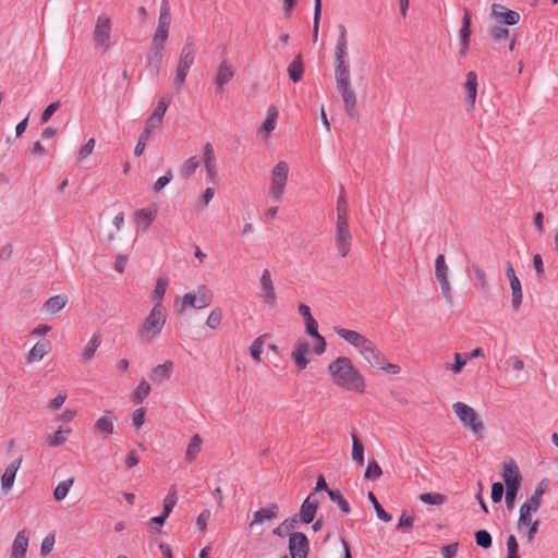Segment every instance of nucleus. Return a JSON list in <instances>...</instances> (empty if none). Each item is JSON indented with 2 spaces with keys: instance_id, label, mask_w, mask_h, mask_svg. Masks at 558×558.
Instances as JSON below:
<instances>
[{
  "instance_id": "obj_1",
  "label": "nucleus",
  "mask_w": 558,
  "mask_h": 558,
  "mask_svg": "<svg viewBox=\"0 0 558 558\" xmlns=\"http://www.w3.org/2000/svg\"><path fill=\"white\" fill-rule=\"evenodd\" d=\"M327 369L337 387L355 393L365 391V378L349 357L338 356L329 363Z\"/></svg>"
},
{
  "instance_id": "obj_2",
  "label": "nucleus",
  "mask_w": 558,
  "mask_h": 558,
  "mask_svg": "<svg viewBox=\"0 0 558 558\" xmlns=\"http://www.w3.org/2000/svg\"><path fill=\"white\" fill-rule=\"evenodd\" d=\"M167 317L166 307L162 304H154L137 328V338L144 343L158 339L166 326Z\"/></svg>"
},
{
  "instance_id": "obj_3",
  "label": "nucleus",
  "mask_w": 558,
  "mask_h": 558,
  "mask_svg": "<svg viewBox=\"0 0 558 558\" xmlns=\"http://www.w3.org/2000/svg\"><path fill=\"white\" fill-rule=\"evenodd\" d=\"M452 410L460 424L472 433L476 439H481L485 432V425L478 413L469 404L458 401L452 404Z\"/></svg>"
},
{
  "instance_id": "obj_4",
  "label": "nucleus",
  "mask_w": 558,
  "mask_h": 558,
  "mask_svg": "<svg viewBox=\"0 0 558 558\" xmlns=\"http://www.w3.org/2000/svg\"><path fill=\"white\" fill-rule=\"evenodd\" d=\"M195 45L192 40L187 39L179 53L175 66L173 85L177 90H180L184 85L189 71L195 62Z\"/></svg>"
},
{
  "instance_id": "obj_5",
  "label": "nucleus",
  "mask_w": 558,
  "mask_h": 558,
  "mask_svg": "<svg viewBox=\"0 0 558 558\" xmlns=\"http://www.w3.org/2000/svg\"><path fill=\"white\" fill-rule=\"evenodd\" d=\"M339 35L335 46V76L350 75L348 33L343 24L338 25Z\"/></svg>"
},
{
  "instance_id": "obj_6",
  "label": "nucleus",
  "mask_w": 558,
  "mask_h": 558,
  "mask_svg": "<svg viewBox=\"0 0 558 558\" xmlns=\"http://www.w3.org/2000/svg\"><path fill=\"white\" fill-rule=\"evenodd\" d=\"M289 166L286 161H278L269 172V196L276 201L280 202L288 183L289 177Z\"/></svg>"
},
{
  "instance_id": "obj_7",
  "label": "nucleus",
  "mask_w": 558,
  "mask_h": 558,
  "mask_svg": "<svg viewBox=\"0 0 558 558\" xmlns=\"http://www.w3.org/2000/svg\"><path fill=\"white\" fill-rule=\"evenodd\" d=\"M213 302V293L209 289L201 284L197 287L196 292H190L178 299L175 304L180 311L183 312L189 307L202 310L208 307Z\"/></svg>"
},
{
  "instance_id": "obj_8",
  "label": "nucleus",
  "mask_w": 558,
  "mask_h": 558,
  "mask_svg": "<svg viewBox=\"0 0 558 558\" xmlns=\"http://www.w3.org/2000/svg\"><path fill=\"white\" fill-rule=\"evenodd\" d=\"M111 35H112V21L111 19L101 13L97 16L95 27L93 31V40L95 47L106 52L111 47Z\"/></svg>"
},
{
  "instance_id": "obj_9",
  "label": "nucleus",
  "mask_w": 558,
  "mask_h": 558,
  "mask_svg": "<svg viewBox=\"0 0 558 558\" xmlns=\"http://www.w3.org/2000/svg\"><path fill=\"white\" fill-rule=\"evenodd\" d=\"M335 80L337 90L340 94L344 105L345 113L350 118H356V96L351 86L350 75L335 76Z\"/></svg>"
},
{
  "instance_id": "obj_10",
  "label": "nucleus",
  "mask_w": 558,
  "mask_h": 558,
  "mask_svg": "<svg viewBox=\"0 0 558 558\" xmlns=\"http://www.w3.org/2000/svg\"><path fill=\"white\" fill-rule=\"evenodd\" d=\"M259 296L263 303L268 307H275L277 305V292L269 269L265 268L258 280Z\"/></svg>"
},
{
  "instance_id": "obj_11",
  "label": "nucleus",
  "mask_w": 558,
  "mask_h": 558,
  "mask_svg": "<svg viewBox=\"0 0 558 558\" xmlns=\"http://www.w3.org/2000/svg\"><path fill=\"white\" fill-rule=\"evenodd\" d=\"M352 240L349 221H336L335 245L339 256L347 257L349 255L352 247Z\"/></svg>"
},
{
  "instance_id": "obj_12",
  "label": "nucleus",
  "mask_w": 558,
  "mask_h": 558,
  "mask_svg": "<svg viewBox=\"0 0 558 558\" xmlns=\"http://www.w3.org/2000/svg\"><path fill=\"white\" fill-rule=\"evenodd\" d=\"M448 272H449V268L446 264L445 255L439 254L435 260V277H436L437 281L439 282L442 295L448 301H451L452 294H451V286H450V282L448 279Z\"/></svg>"
},
{
  "instance_id": "obj_13",
  "label": "nucleus",
  "mask_w": 558,
  "mask_h": 558,
  "mask_svg": "<svg viewBox=\"0 0 558 558\" xmlns=\"http://www.w3.org/2000/svg\"><path fill=\"white\" fill-rule=\"evenodd\" d=\"M308 550V539L304 533H289V553L291 558H307Z\"/></svg>"
},
{
  "instance_id": "obj_14",
  "label": "nucleus",
  "mask_w": 558,
  "mask_h": 558,
  "mask_svg": "<svg viewBox=\"0 0 558 558\" xmlns=\"http://www.w3.org/2000/svg\"><path fill=\"white\" fill-rule=\"evenodd\" d=\"M538 520H533L531 513L523 511L522 509L519 510L517 529L520 533H524L527 543L533 542L535 535L538 532Z\"/></svg>"
},
{
  "instance_id": "obj_15",
  "label": "nucleus",
  "mask_w": 558,
  "mask_h": 558,
  "mask_svg": "<svg viewBox=\"0 0 558 558\" xmlns=\"http://www.w3.org/2000/svg\"><path fill=\"white\" fill-rule=\"evenodd\" d=\"M116 417L106 411L104 415L97 418L93 425V433L104 439H109L114 432Z\"/></svg>"
},
{
  "instance_id": "obj_16",
  "label": "nucleus",
  "mask_w": 558,
  "mask_h": 558,
  "mask_svg": "<svg viewBox=\"0 0 558 558\" xmlns=\"http://www.w3.org/2000/svg\"><path fill=\"white\" fill-rule=\"evenodd\" d=\"M29 547V533L26 529L20 530L10 548V558H26Z\"/></svg>"
},
{
  "instance_id": "obj_17",
  "label": "nucleus",
  "mask_w": 558,
  "mask_h": 558,
  "mask_svg": "<svg viewBox=\"0 0 558 558\" xmlns=\"http://www.w3.org/2000/svg\"><path fill=\"white\" fill-rule=\"evenodd\" d=\"M490 15L498 22H502L507 25H515L520 22V14L517 11L507 9L505 5L499 3H493L490 8Z\"/></svg>"
},
{
  "instance_id": "obj_18",
  "label": "nucleus",
  "mask_w": 558,
  "mask_h": 558,
  "mask_svg": "<svg viewBox=\"0 0 558 558\" xmlns=\"http://www.w3.org/2000/svg\"><path fill=\"white\" fill-rule=\"evenodd\" d=\"M169 31L162 28H156L155 34L153 36V52L154 56L148 59L149 64H155L156 68L159 66L161 61V53L165 47V44L168 39Z\"/></svg>"
},
{
  "instance_id": "obj_19",
  "label": "nucleus",
  "mask_w": 558,
  "mask_h": 558,
  "mask_svg": "<svg viewBox=\"0 0 558 558\" xmlns=\"http://www.w3.org/2000/svg\"><path fill=\"white\" fill-rule=\"evenodd\" d=\"M357 351L371 366L375 367L381 364L384 354L368 338L364 340Z\"/></svg>"
},
{
  "instance_id": "obj_20",
  "label": "nucleus",
  "mask_w": 558,
  "mask_h": 558,
  "mask_svg": "<svg viewBox=\"0 0 558 558\" xmlns=\"http://www.w3.org/2000/svg\"><path fill=\"white\" fill-rule=\"evenodd\" d=\"M502 480L506 486L520 487L521 486V474L517 463L510 459L502 463Z\"/></svg>"
},
{
  "instance_id": "obj_21",
  "label": "nucleus",
  "mask_w": 558,
  "mask_h": 558,
  "mask_svg": "<svg viewBox=\"0 0 558 558\" xmlns=\"http://www.w3.org/2000/svg\"><path fill=\"white\" fill-rule=\"evenodd\" d=\"M279 514V507L272 502L265 508H262L253 513L250 522V529H254L256 525L262 524L264 521L274 520Z\"/></svg>"
},
{
  "instance_id": "obj_22",
  "label": "nucleus",
  "mask_w": 558,
  "mask_h": 558,
  "mask_svg": "<svg viewBox=\"0 0 558 558\" xmlns=\"http://www.w3.org/2000/svg\"><path fill=\"white\" fill-rule=\"evenodd\" d=\"M310 352V343L305 339H299L291 353V356L299 369H305L310 363L306 354Z\"/></svg>"
},
{
  "instance_id": "obj_23",
  "label": "nucleus",
  "mask_w": 558,
  "mask_h": 558,
  "mask_svg": "<svg viewBox=\"0 0 558 558\" xmlns=\"http://www.w3.org/2000/svg\"><path fill=\"white\" fill-rule=\"evenodd\" d=\"M318 508V501L314 496L311 494L308 495L303 504L301 505L300 511H299V518L300 521L308 524L314 520L315 513Z\"/></svg>"
},
{
  "instance_id": "obj_24",
  "label": "nucleus",
  "mask_w": 558,
  "mask_h": 558,
  "mask_svg": "<svg viewBox=\"0 0 558 558\" xmlns=\"http://www.w3.org/2000/svg\"><path fill=\"white\" fill-rule=\"evenodd\" d=\"M305 330L307 335H310L316 342L314 348V352L317 355H322L326 350V341L325 338L318 332V324L315 318H311L305 322Z\"/></svg>"
},
{
  "instance_id": "obj_25",
  "label": "nucleus",
  "mask_w": 558,
  "mask_h": 558,
  "mask_svg": "<svg viewBox=\"0 0 558 558\" xmlns=\"http://www.w3.org/2000/svg\"><path fill=\"white\" fill-rule=\"evenodd\" d=\"M477 85H478V83H477L476 73L474 71L468 72L466 80L464 83V89L466 93L465 100H466V105H468L469 109L474 108L476 97H477Z\"/></svg>"
},
{
  "instance_id": "obj_26",
  "label": "nucleus",
  "mask_w": 558,
  "mask_h": 558,
  "mask_svg": "<svg viewBox=\"0 0 558 558\" xmlns=\"http://www.w3.org/2000/svg\"><path fill=\"white\" fill-rule=\"evenodd\" d=\"M21 464L22 457L17 458L5 468L4 473L2 474L1 477V488L3 492H9L12 488L16 476V472L19 471Z\"/></svg>"
},
{
  "instance_id": "obj_27",
  "label": "nucleus",
  "mask_w": 558,
  "mask_h": 558,
  "mask_svg": "<svg viewBox=\"0 0 558 558\" xmlns=\"http://www.w3.org/2000/svg\"><path fill=\"white\" fill-rule=\"evenodd\" d=\"M333 330L341 339L347 341L356 350H359L361 344H363L364 340L366 339V337L360 333L359 331L347 329L343 327L336 326L333 327Z\"/></svg>"
},
{
  "instance_id": "obj_28",
  "label": "nucleus",
  "mask_w": 558,
  "mask_h": 558,
  "mask_svg": "<svg viewBox=\"0 0 558 558\" xmlns=\"http://www.w3.org/2000/svg\"><path fill=\"white\" fill-rule=\"evenodd\" d=\"M158 209L157 207H146L138 209L134 214V221L137 227L142 228L143 230H146L150 223L155 220L157 217Z\"/></svg>"
},
{
  "instance_id": "obj_29",
  "label": "nucleus",
  "mask_w": 558,
  "mask_h": 558,
  "mask_svg": "<svg viewBox=\"0 0 558 558\" xmlns=\"http://www.w3.org/2000/svg\"><path fill=\"white\" fill-rule=\"evenodd\" d=\"M203 162L205 165V169L207 175L210 180H215L216 178V156L214 151V147L210 143H206L203 146Z\"/></svg>"
},
{
  "instance_id": "obj_30",
  "label": "nucleus",
  "mask_w": 558,
  "mask_h": 558,
  "mask_svg": "<svg viewBox=\"0 0 558 558\" xmlns=\"http://www.w3.org/2000/svg\"><path fill=\"white\" fill-rule=\"evenodd\" d=\"M173 371V362L165 361L162 364L155 366L150 372V378L154 383H163L171 377Z\"/></svg>"
},
{
  "instance_id": "obj_31",
  "label": "nucleus",
  "mask_w": 558,
  "mask_h": 558,
  "mask_svg": "<svg viewBox=\"0 0 558 558\" xmlns=\"http://www.w3.org/2000/svg\"><path fill=\"white\" fill-rule=\"evenodd\" d=\"M203 448V438L199 434H194L186 446L184 452V459L187 463H192L196 460L197 456L202 451Z\"/></svg>"
},
{
  "instance_id": "obj_32",
  "label": "nucleus",
  "mask_w": 558,
  "mask_h": 558,
  "mask_svg": "<svg viewBox=\"0 0 558 558\" xmlns=\"http://www.w3.org/2000/svg\"><path fill=\"white\" fill-rule=\"evenodd\" d=\"M234 76L232 64L228 60H222L218 66L216 75V84L220 89L228 84Z\"/></svg>"
},
{
  "instance_id": "obj_33",
  "label": "nucleus",
  "mask_w": 558,
  "mask_h": 558,
  "mask_svg": "<svg viewBox=\"0 0 558 558\" xmlns=\"http://www.w3.org/2000/svg\"><path fill=\"white\" fill-rule=\"evenodd\" d=\"M278 114V110L275 106L268 107L267 117L258 131V133L262 134L263 137H268L269 134L276 129Z\"/></svg>"
},
{
  "instance_id": "obj_34",
  "label": "nucleus",
  "mask_w": 558,
  "mask_h": 558,
  "mask_svg": "<svg viewBox=\"0 0 558 558\" xmlns=\"http://www.w3.org/2000/svg\"><path fill=\"white\" fill-rule=\"evenodd\" d=\"M471 35V15L465 12L462 19V26L460 29V44H461V54L465 56L466 50L469 48Z\"/></svg>"
},
{
  "instance_id": "obj_35",
  "label": "nucleus",
  "mask_w": 558,
  "mask_h": 558,
  "mask_svg": "<svg viewBox=\"0 0 558 558\" xmlns=\"http://www.w3.org/2000/svg\"><path fill=\"white\" fill-rule=\"evenodd\" d=\"M68 296L65 294H58L49 298L44 304V310L51 314H57L68 304Z\"/></svg>"
},
{
  "instance_id": "obj_36",
  "label": "nucleus",
  "mask_w": 558,
  "mask_h": 558,
  "mask_svg": "<svg viewBox=\"0 0 558 558\" xmlns=\"http://www.w3.org/2000/svg\"><path fill=\"white\" fill-rule=\"evenodd\" d=\"M71 432L72 429L70 427H60L53 434L48 435L45 438L46 446L54 448L64 445L66 441V435H69Z\"/></svg>"
},
{
  "instance_id": "obj_37",
  "label": "nucleus",
  "mask_w": 558,
  "mask_h": 558,
  "mask_svg": "<svg viewBox=\"0 0 558 558\" xmlns=\"http://www.w3.org/2000/svg\"><path fill=\"white\" fill-rule=\"evenodd\" d=\"M50 351L49 342H37L27 354V362L34 363L41 361Z\"/></svg>"
},
{
  "instance_id": "obj_38",
  "label": "nucleus",
  "mask_w": 558,
  "mask_h": 558,
  "mask_svg": "<svg viewBox=\"0 0 558 558\" xmlns=\"http://www.w3.org/2000/svg\"><path fill=\"white\" fill-rule=\"evenodd\" d=\"M100 343H101L100 333L99 332L93 333V336L88 340L87 344L85 345L84 350L82 351V359L85 362L90 361L95 356V353H96L97 349L99 348Z\"/></svg>"
},
{
  "instance_id": "obj_39",
  "label": "nucleus",
  "mask_w": 558,
  "mask_h": 558,
  "mask_svg": "<svg viewBox=\"0 0 558 558\" xmlns=\"http://www.w3.org/2000/svg\"><path fill=\"white\" fill-rule=\"evenodd\" d=\"M270 336L268 333H264L257 337L248 348L250 355L254 360V362L259 363L262 361L263 347L267 338Z\"/></svg>"
},
{
  "instance_id": "obj_40",
  "label": "nucleus",
  "mask_w": 558,
  "mask_h": 558,
  "mask_svg": "<svg viewBox=\"0 0 558 558\" xmlns=\"http://www.w3.org/2000/svg\"><path fill=\"white\" fill-rule=\"evenodd\" d=\"M303 72H304V65H303L302 57L299 54L289 64L288 74H289V77L294 83H298L301 81Z\"/></svg>"
},
{
  "instance_id": "obj_41",
  "label": "nucleus",
  "mask_w": 558,
  "mask_h": 558,
  "mask_svg": "<svg viewBox=\"0 0 558 558\" xmlns=\"http://www.w3.org/2000/svg\"><path fill=\"white\" fill-rule=\"evenodd\" d=\"M509 283L511 288V306L512 310L517 312L520 308L523 300L521 281L520 279L512 280Z\"/></svg>"
},
{
  "instance_id": "obj_42",
  "label": "nucleus",
  "mask_w": 558,
  "mask_h": 558,
  "mask_svg": "<svg viewBox=\"0 0 558 558\" xmlns=\"http://www.w3.org/2000/svg\"><path fill=\"white\" fill-rule=\"evenodd\" d=\"M201 166V159L197 156H192L184 161L180 168V175L183 179L190 178Z\"/></svg>"
},
{
  "instance_id": "obj_43",
  "label": "nucleus",
  "mask_w": 558,
  "mask_h": 558,
  "mask_svg": "<svg viewBox=\"0 0 558 558\" xmlns=\"http://www.w3.org/2000/svg\"><path fill=\"white\" fill-rule=\"evenodd\" d=\"M150 390L149 383L146 379H142L132 393L133 402L136 404L142 403L149 396Z\"/></svg>"
},
{
  "instance_id": "obj_44",
  "label": "nucleus",
  "mask_w": 558,
  "mask_h": 558,
  "mask_svg": "<svg viewBox=\"0 0 558 558\" xmlns=\"http://www.w3.org/2000/svg\"><path fill=\"white\" fill-rule=\"evenodd\" d=\"M168 287V279L166 277H159L156 280L155 288L151 292V299L155 304H162L161 301L165 298Z\"/></svg>"
},
{
  "instance_id": "obj_45",
  "label": "nucleus",
  "mask_w": 558,
  "mask_h": 558,
  "mask_svg": "<svg viewBox=\"0 0 558 558\" xmlns=\"http://www.w3.org/2000/svg\"><path fill=\"white\" fill-rule=\"evenodd\" d=\"M73 483V477L60 482L53 489V498L57 501H62L68 496Z\"/></svg>"
},
{
  "instance_id": "obj_46",
  "label": "nucleus",
  "mask_w": 558,
  "mask_h": 558,
  "mask_svg": "<svg viewBox=\"0 0 558 558\" xmlns=\"http://www.w3.org/2000/svg\"><path fill=\"white\" fill-rule=\"evenodd\" d=\"M170 23H171V15H170L169 2H168V0H162L157 27L169 31Z\"/></svg>"
},
{
  "instance_id": "obj_47",
  "label": "nucleus",
  "mask_w": 558,
  "mask_h": 558,
  "mask_svg": "<svg viewBox=\"0 0 558 558\" xmlns=\"http://www.w3.org/2000/svg\"><path fill=\"white\" fill-rule=\"evenodd\" d=\"M348 202L343 191L337 198V220L336 221H348Z\"/></svg>"
},
{
  "instance_id": "obj_48",
  "label": "nucleus",
  "mask_w": 558,
  "mask_h": 558,
  "mask_svg": "<svg viewBox=\"0 0 558 558\" xmlns=\"http://www.w3.org/2000/svg\"><path fill=\"white\" fill-rule=\"evenodd\" d=\"M368 499L374 507L377 518L384 522H390L392 519L391 514H389L387 511H385V509L378 502L374 493H372V492L368 493Z\"/></svg>"
},
{
  "instance_id": "obj_49",
  "label": "nucleus",
  "mask_w": 558,
  "mask_h": 558,
  "mask_svg": "<svg viewBox=\"0 0 558 558\" xmlns=\"http://www.w3.org/2000/svg\"><path fill=\"white\" fill-rule=\"evenodd\" d=\"M329 498L338 505L340 510L344 513H349L351 511L349 502L343 497L340 490H328Z\"/></svg>"
},
{
  "instance_id": "obj_50",
  "label": "nucleus",
  "mask_w": 558,
  "mask_h": 558,
  "mask_svg": "<svg viewBox=\"0 0 558 558\" xmlns=\"http://www.w3.org/2000/svg\"><path fill=\"white\" fill-rule=\"evenodd\" d=\"M352 459L360 465L364 464V447L354 435H352Z\"/></svg>"
},
{
  "instance_id": "obj_51",
  "label": "nucleus",
  "mask_w": 558,
  "mask_h": 558,
  "mask_svg": "<svg viewBox=\"0 0 558 558\" xmlns=\"http://www.w3.org/2000/svg\"><path fill=\"white\" fill-rule=\"evenodd\" d=\"M222 322V311L219 307L211 310L207 319L206 326L213 330H216L220 327Z\"/></svg>"
},
{
  "instance_id": "obj_52",
  "label": "nucleus",
  "mask_w": 558,
  "mask_h": 558,
  "mask_svg": "<svg viewBox=\"0 0 558 558\" xmlns=\"http://www.w3.org/2000/svg\"><path fill=\"white\" fill-rule=\"evenodd\" d=\"M470 269L476 278V288L485 292L487 290V279L485 271L478 265H472Z\"/></svg>"
},
{
  "instance_id": "obj_53",
  "label": "nucleus",
  "mask_w": 558,
  "mask_h": 558,
  "mask_svg": "<svg viewBox=\"0 0 558 558\" xmlns=\"http://www.w3.org/2000/svg\"><path fill=\"white\" fill-rule=\"evenodd\" d=\"M178 502V496H177V493L174 490V488H171L168 494L166 495V497L163 498V510H162V513H165L167 517L170 515V513L172 512L174 506L177 505Z\"/></svg>"
},
{
  "instance_id": "obj_54",
  "label": "nucleus",
  "mask_w": 558,
  "mask_h": 558,
  "mask_svg": "<svg viewBox=\"0 0 558 558\" xmlns=\"http://www.w3.org/2000/svg\"><path fill=\"white\" fill-rule=\"evenodd\" d=\"M420 500L426 505H442L446 501V496L439 493H425L420 495Z\"/></svg>"
},
{
  "instance_id": "obj_55",
  "label": "nucleus",
  "mask_w": 558,
  "mask_h": 558,
  "mask_svg": "<svg viewBox=\"0 0 558 558\" xmlns=\"http://www.w3.org/2000/svg\"><path fill=\"white\" fill-rule=\"evenodd\" d=\"M381 474L383 471L379 464L375 460L369 461L364 473L365 478L371 481L378 480Z\"/></svg>"
},
{
  "instance_id": "obj_56",
  "label": "nucleus",
  "mask_w": 558,
  "mask_h": 558,
  "mask_svg": "<svg viewBox=\"0 0 558 558\" xmlns=\"http://www.w3.org/2000/svg\"><path fill=\"white\" fill-rule=\"evenodd\" d=\"M54 542H56V538H54L53 533H50L44 537L41 545H40V555L43 557L48 556L52 551Z\"/></svg>"
},
{
  "instance_id": "obj_57",
  "label": "nucleus",
  "mask_w": 558,
  "mask_h": 558,
  "mask_svg": "<svg viewBox=\"0 0 558 558\" xmlns=\"http://www.w3.org/2000/svg\"><path fill=\"white\" fill-rule=\"evenodd\" d=\"M322 0H315L314 7V22H313V41H317L318 29H319V17H320Z\"/></svg>"
},
{
  "instance_id": "obj_58",
  "label": "nucleus",
  "mask_w": 558,
  "mask_h": 558,
  "mask_svg": "<svg viewBox=\"0 0 558 558\" xmlns=\"http://www.w3.org/2000/svg\"><path fill=\"white\" fill-rule=\"evenodd\" d=\"M507 558H520L519 544L514 535H509L507 538Z\"/></svg>"
},
{
  "instance_id": "obj_59",
  "label": "nucleus",
  "mask_w": 558,
  "mask_h": 558,
  "mask_svg": "<svg viewBox=\"0 0 558 558\" xmlns=\"http://www.w3.org/2000/svg\"><path fill=\"white\" fill-rule=\"evenodd\" d=\"M475 541L480 547L489 548L492 546V536L486 530H480L475 533Z\"/></svg>"
},
{
  "instance_id": "obj_60",
  "label": "nucleus",
  "mask_w": 558,
  "mask_h": 558,
  "mask_svg": "<svg viewBox=\"0 0 558 558\" xmlns=\"http://www.w3.org/2000/svg\"><path fill=\"white\" fill-rule=\"evenodd\" d=\"M468 359H465L464 355L461 353L454 354V363L451 365H448L447 368L451 371L453 374H459L463 367L466 365Z\"/></svg>"
},
{
  "instance_id": "obj_61",
  "label": "nucleus",
  "mask_w": 558,
  "mask_h": 558,
  "mask_svg": "<svg viewBox=\"0 0 558 558\" xmlns=\"http://www.w3.org/2000/svg\"><path fill=\"white\" fill-rule=\"evenodd\" d=\"M210 511L208 509H204L196 519V527L202 532L206 533L207 524L210 519Z\"/></svg>"
},
{
  "instance_id": "obj_62",
  "label": "nucleus",
  "mask_w": 558,
  "mask_h": 558,
  "mask_svg": "<svg viewBox=\"0 0 558 558\" xmlns=\"http://www.w3.org/2000/svg\"><path fill=\"white\" fill-rule=\"evenodd\" d=\"M61 107L60 101H54L48 105L40 116L41 123H46L50 120L53 113Z\"/></svg>"
},
{
  "instance_id": "obj_63",
  "label": "nucleus",
  "mask_w": 558,
  "mask_h": 558,
  "mask_svg": "<svg viewBox=\"0 0 558 558\" xmlns=\"http://www.w3.org/2000/svg\"><path fill=\"white\" fill-rule=\"evenodd\" d=\"M415 517L413 514H408L407 512H402L399 518L398 529L402 531H408L412 527L414 523Z\"/></svg>"
},
{
  "instance_id": "obj_64",
  "label": "nucleus",
  "mask_w": 558,
  "mask_h": 558,
  "mask_svg": "<svg viewBox=\"0 0 558 558\" xmlns=\"http://www.w3.org/2000/svg\"><path fill=\"white\" fill-rule=\"evenodd\" d=\"M146 413L143 408L136 409L132 414V425L138 429L145 423Z\"/></svg>"
}]
</instances>
